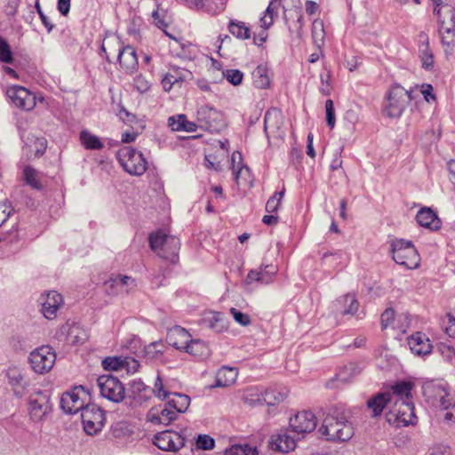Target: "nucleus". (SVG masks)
I'll return each mask as SVG.
<instances>
[{"label":"nucleus","mask_w":455,"mask_h":455,"mask_svg":"<svg viewBox=\"0 0 455 455\" xmlns=\"http://www.w3.org/2000/svg\"><path fill=\"white\" fill-rule=\"evenodd\" d=\"M214 439L208 435H199L196 439V445L202 450H212L214 447Z\"/></svg>","instance_id":"774afa93"},{"label":"nucleus","mask_w":455,"mask_h":455,"mask_svg":"<svg viewBox=\"0 0 455 455\" xmlns=\"http://www.w3.org/2000/svg\"><path fill=\"white\" fill-rule=\"evenodd\" d=\"M21 140L28 151L34 155V157H41L47 148V140L44 137H36L28 133V135L21 134Z\"/></svg>","instance_id":"a878e982"},{"label":"nucleus","mask_w":455,"mask_h":455,"mask_svg":"<svg viewBox=\"0 0 455 455\" xmlns=\"http://www.w3.org/2000/svg\"><path fill=\"white\" fill-rule=\"evenodd\" d=\"M423 395L426 402L433 407L448 410L451 400L446 385L439 381H427L422 386Z\"/></svg>","instance_id":"0eeeda50"},{"label":"nucleus","mask_w":455,"mask_h":455,"mask_svg":"<svg viewBox=\"0 0 455 455\" xmlns=\"http://www.w3.org/2000/svg\"><path fill=\"white\" fill-rule=\"evenodd\" d=\"M4 376L14 396L21 398L28 392L29 381L21 367L14 364L9 365L4 370Z\"/></svg>","instance_id":"f8f14e48"},{"label":"nucleus","mask_w":455,"mask_h":455,"mask_svg":"<svg viewBox=\"0 0 455 455\" xmlns=\"http://www.w3.org/2000/svg\"><path fill=\"white\" fill-rule=\"evenodd\" d=\"M391 404L387 393H379L367 401V407L371 411L373 417L379 416L384 408Z\"/></svg>","instance_id":"4c0bfd02"},{"label":"nucleus","mask_w":455,"mask_h":455,"mask_svg":"<svg viewBox=\"0 0 455 455\" xmlns=\"http://www.w3.org/2000/svg\"><path fill=\"white\" fill-rule=\"evenodd\" d=\"M84 429L87 435H93L100 432L105 425V412L96 404L87 405L81 413Z\"/></svg>","instance_id":"6e6552de"},{"label":"nucleus","mask_w":455,"mask_h":455,"mask_svg":"<svg viewBox=\"0 0 455 455\" xmlns=\"http://www.w3.org/2000/svg\"><path fill=\"white\" fill-rule=\"evenodd\" d=\"M229 33L237 39L247 40L251 38V28L238 20H230L228 26Z\"/></svg>","instance_id":"79ce46f5"},{"label":"nucleus","mask_w":455,"mask_h":455,"mask_svg":"<svg viewBox=\"0 0 455 455\" xmlns=\"http://www.w3.org/2000/svg\"><path fill=\"white\" fill-rule=\"evenodd\" d=\"M285 398V395L276 389H267L264 392L263 403L267 405L279 403Z\"/></svg>","instance_id":"5fc2aeb1"},{"label":"nucleus","mask_w":455,"mask_h":455,"mask_svg":"<svg viewBox=\"0 0 455 455\" xmlns=\"http://www.w3.org/2000/svg\"><path fill=\"white\" fill-rule=\"evenodd\" d=\"M168 125L175 132H192L197 128V124L188 121L187 116H171L168 119Z\"/></svg>","instance_id":"473e14b6"},{"label":"nucleus","mask_w":455,"mask_h":455,"mask_svg":"<svg viewBox=\"0 0 455 455\" xmlns=\"http://www.w3.org/2000/svg\"><path fill=\"white\" fill-rule=\"evenodd\" d=\"M124 358L119 357H107L102 361V366L105 370L118 371L124 369Z\"/></svg>","instance_id":"13d9d810"},{"label":"nucleus","mask_w":455,"mask_h":455,"mask_svg":"<svg viewBox=\"0 0 455 455\" xmlns=\"http://www.w3.org/2000/svg\"><path fill=\"white\" fill-rule=\"evenodd\" d=\"M390 253L395 262L406 269H415L419 266V255L411 241L394 239L390 242Z\"/></svg>","instance_id":"f03ea898"},{"label":"nucleus","mask_w":455,"mask_h":455,"mask_svg":"<svg viewBox=\"0 0 455 455\" xmlns=\"http://www.w3.org/2000/svg\"><path fill=\"white\" fill-rule=\"evenodd\" d=\"M185 352L198 360H203L210 355L208 345L201 339H191L186 347Z\"/></svg>","instance_id":"e433bc0d"},{"label":"nucleus","mask_w":455,"mask_h":455,"mask_svg":"<svg viewBox=\"0 0 455 455\" xmlns=\"http://www.w3.org/2000/svg\"><path fill=\"white\" fill-rule=\"evenodd\" d=\"M229 311L234 320L240 325L248 326L251 324V317L249 315L242 313L235 307H231Z\"/></svg>","instance_id":"69168bd1"},{"label":"nucleus","mask_w":455,"mask_h":455,"mask_svg":"<svg viewBox=\"0 0 455 455\" xmlns=\"http://www.w3.org/2000/svg\"><path fill=\"white\" fill-rule=\"evenodd\" d=\"M136 285V281L128 275H116L105 283L106 291L112 295L128 292Z\"/></svg>","instance_id":"5701e85b"},{"label":"nucleus","mask_w":455,"mask_h":455,"mask_svg":"<svg viewBox=\"0 0 455 455\" xmlns=\"http://www.w3.org/2000/svg\"><path fill=\"white\" fill-rule=\"evenodd\" d=\"M277 271L278 267L274 264H262L259 269H252L248 273L246 282L247 283L257 282L261 284H268L273 281Z\"/></svg>","instance_id":"412c9836"},{"label":"nucleus","mask_w":455,"mask_h":455,"mask_svg":"<svg viewBox=\"0 0 455 455\" xmlns=\"http://www.w3.org/2000/svg\"><path fill=\"white\" fill-rule=\"evenodd\" d=\"M343 301L345 304H347V307L343 310V315H355L359 308V303L355 297L351 294H347L344 296Z\"/></svg>","instance_id":"052dcab7"},{"label":"nucleus","mask_w":455,"mask_h":455,"mask_svg":"<svg viewBox=\"0 0 455 455\" xmlns=\"http://www.w3.org/2000/svg\"><path fill=\"white\" fill-rule=\"evenodd\" d=\"M388 421L394 420L397 425L408 426L416 422L414 403L412 400L401 402L399 404H393L387 413Z\"/></svg>","instance_id":"ddd939ff"},{"label":"nucleus","mask_w":455,"mask_h":455,"mask_svg":"<svg viewBox=\"0 0 455 455\" xmlns=\"http://www.w3.org/2000/svg\"><path fill=\"white\" fill-rule=\"evenodd\" d=\"M408 346L411 352L419 356L427 355L432 351L428 337L422 332H416L408 339Z\"/></svg>","instance_id":"b1692460"},{"label":"nucleus","mask_w":455,"mask_h":455,"mask_svg":"<svg viewBox=\"0 0 455 455\" xmlns=\"http://www.w3.org/2000/svg\"><path fill=\"white\" fill-rule=\"evenodd\" d=\"M167 403L164 405L153 407L147 414L148 421L155 425L168 426L178 417Z\"/></svg>","instance_id":"a211bd4d"},{"label":"nucleus","mask_w":455,"mask_h":455,"mask_svg":"<svg viewBox=\"0 0 455 455\" xmlns=\"http://www.w3.org/2000/svg\"><path fill=\"white\" fill-rule=\"evenodd\" d=\"M154 394L156 397H157L160 400H166L170 397L171 392L168 391V389L164 385L163 379L160 377V375H157L154 387L151 389V394Z\"/></svg>","instance_id":"864d4df0"},{"label":"nucleus","mask_w":455,"mask_h":455,"mask_svg":"<svg viewBox=\"0 0 455 455\" xmlns=\"http://www.w3.org/2000/svg\"><path fill=\"white\" fill-rule=\"evenodd\" d=\"M190 339L191 335L188 331L180 326H174L170 329L166 337V340L170 346L181 351H185Z\"/></svg>","instance_id":"393cba45"},{"label":"nucleus","mask_w":455,"mask_h":455,"mask_svg":"<svg viewBox=\"0 0 455 455\" xmlns=\"http://www.w3.org/2000/svg\"><path fill=\"white\" fill-rule=\"evenodd\" d=\"M180 248V243L179 238L173 235H169L165 241L164 251H158V255L163 259L175 262L176 259L178 258Z\"/></svg>","instance_id":"72a5a7b5"},{"label":"nucleus","mask_w":455,"mask_h":455,"mask_svg":"<svg viewBox=\"0 0 455 455\" xmlns=\"http://www.w3.org/2000/svg\"><path fill=\"white\" fill-rule=\"evenodd\" d=\"M204 322L211 330L217 333L227 331L229 323L224 314L220 312H211L204 318Z\"/></svg>","instance_id":"7c9ffc66"},{"label":"nucleus","mask_w":455,"mask_h":455,"mask_svg":"<svg viewBox=\"0 0 455 455\" xmlns=\"http://www.w3.org/2000/svg\"><path fill=\"white\" fill-rule=\"evenodd\" d=\"M285 189L284 188L279 191L275 192L267 202L266 204V211L269 213H273L278 210L279 204L283 198Z\"/></svg>","instance_id":"6e6d98bb"},{"label":"nucleus","mask_w":455,"mask_h":455,"mask_svg":"<svg viewBox=\"0 0 455 455\" xmlns=\"http://www.w3.org/2000/svg\"><path fill=\"white\" fill-rule=\"evenodd\" d=\"M290 427L298 435L310 433L316 427L315 416L309 411L299 412L290 419Z\"/></svg>","instance_id":"2eb2a0df"},{"label":"nucleus","mask_w":455,"mask_h":455,"mask_svg":"<svg viewBox=\"0 0 455 455\" xmlns=\"http://www.w3.org/2000/svg\"><path fill=\"white\" fill-rule=\"evenodd\" d=\"M154 443L160 450L176 451L185 445V438L176 431L165 430L156 435Z\"/></svg>","instance_id":"4468645a"},{"label":"nucleus","mask_w":455,"mask_h":455,"mask_svg":"<svg viewBox=\"0 0 455 455\" xmlns=\"http://www.w3.org/2000/svg\"><path fill=\"white\" fill-rule=\"evenodd\" d=\"M125 45L119 36L108 34L102 41L101 52L105 54L108 62L112 63Z\"/></svg>","instance_id":"4be33fe9"},{"label":"nucleus","mask_w":455,"mask_h":455,"mask_svg":"<svg viewBox=\"0 0 455 455\" xmlns=\"http://www.w3.org/2000/svg\"><path fill=\"white\" fill-rule=\"evenodd\" d=\"M434 13L437 16L439 28L455 26V7L452 4L437 8Z\"/></svg>","instance_id":"58836bf2"},{"label":"nucleus","mask_w":455,"mask_h":455,"mask_svg":"<svg viewBox=\"0 0 455 455\" xmlns=\"http://www.w3.org/2000/svg\"><path fill=\"white\" fill-rule=\"evenodd\" d=\"M88 394L83 387H76L72 390L65 392L60 398V407L64 412L75 414L81 411L88 405L86 400Z\"/></svg>","instance_id":"1a4fd4ad"},{"label":"nucleus","mask_w":455,"mask_h":455,"mask_svg":"<svg viewBox=\"0 0 455 455\" xmlns=\"http://www.w3.org/2000/svg\"><path fill=\"white\" fill-rule=\"evenodd\" d=\"M224 77L233 85H239L243 79V73L239 69H226L223 71Z\"/></svg>","instance_id":"bf43d9fd"},{"label":"nucleus","mask_w":455,"mask_h":455,"mask_svg":"<svg viewBox=\"0 0 455 455\" xmlns=\"http://www.w3.org/2000/svg\"><path fill=\"white\" fill-rule=\"evenodd\" d=\"M63 297L55 291H49L41 296V312L46 319L52 320L57 317L58 310L63 305Z\"/></svg>","instance_id":"f3484780"},{"label":"nucleus","mask_w":455,"mask_h":455,"mask_svg":"<svg viewBox=\"0 0 455 455\" xmlns=\"http://www.w3.org/2000/svg\"><path fill=\"white\" fill-rule=\"evenodd\" d=\"M29 417L34 422H40L52 411L49 395L42 390L32 393L28 400Z\"/></svg>","instance_id":"9b49d317"},{"label":"nucleus","mask_w":455,"mask_h":455,"mask_svg":"<svg viewBox=\"0 0 455 455\" xmlns=\"http://www.w3.org/2000/svg\"><path fill=\"white\" fill-rule=\"evenodd\" d=\"M167 399V403L172 410H175L177 417L188 410L191 402L188 395L180 393H171Z\"/></svg>","instance_id":"f704fd0d"},{"label":"nucleus","mask_w":455,"mask_h":455,"mask_svg":"<svg viewBox=\"0 0 455 455\" xmlns=\"http://www.w3.org/2000/svg\"><path fill=\"white\" fill-rule=\"evenodd\" d=\"M363 366L359 363L350 362L344 365L336 374L337 379L341 382H347L361 373Z\"/></svg>","instance_id":"c03bdc74"},{"label":"nucleus","mask_w":455,"mask_h":455,"mask_svg":"<svg viewBox=\"0 0 455 455\" xmlns=\"http://www.w3.org/2000/svg\"><path fill=\"white\" fill-rule=\"evenodd\" d=\"M238 371L235 367L223 366L216 373L215 384L212 387H228L235 384Z\"/></svg>","instance_id":"c85d7f7f"},{"label":"nucleus","mask_w":455,"mask_h":455,"mask_svg":"<svg viewBox=\"0 0 455 455\" xmlns=\"http://www.w3.org/2000/svg\"><path fill=\"white\" fill-rule=\"evenodd\" d=\"M439 32L444 52L451 53L455 48V26H443Z\"/></svg>","instance_id":"37998d69"},{"label":"nucleus","mask_w":455,"mask_h":455,"mask_svg":"<svg viewBox=\"0 0 455 455\" xmlns=\"http://www.w3.org/2000/svg\"><path fill=\"white\" fill-rule=\"evenodd\" d=\"M7 96L12 103L24 111L32 110L37 104L46 106V99L42 95H36L20 85H14L7 90Z\"/></svg>","instance_id":"20e7f679"},{"label":"nucleus","mask_w":455,"mask_h":455,"mask_svg":"<svg viewBox=\"0 0 455 455\" xmlns=\"http://www.w3.org/2000/svg\"><path fill=\"white\" fill-rule=\"evenodd\" d=\"M151 397V388L144 384L140 379H134L131 383L129 390V398L134 407L142 406Z\"/></svg>","instance_id":"6ab92c4d"},{"label":"nucleus","mask_w":455,"mask_h":455,"mask_svg":"<svg viewBox=\"0 0 455 455\" xmlns=\"http://www.w3.org/2000/svg\"><path fill=\"white\" fill-rule=\"evenodd\" d=\"M412 90H406L400 84L391 86L387 96L388 114H403L414 111Z\"/></svg>","instance_id":"7ed1b4c3"},{"label":"nucleus","mask_w":455,"mask_h":455,"mask_svg":"<svg viewBox=\"0 0 455 455\" xmlns=\"http://www.w3.org/2000/svg\"><path fill=\"white\" fill-rule=\"evenodd\" d=\"M263 391L255 387H249L244 391L243 400L250 405H255L263 403Z\"/></svg>","instance_id":"de8ad7c7"},{"label":"nucleus","mask_w":455,"mask_h":455,"mask_svg":"<svg viewBox=\"0 0 455 455\" xmlns=\"http://www.w3.org/2000/svg\"><path fill=\"white\" fill-rule=\"evenodd\" d=\"M100 395L114 403H120L124 398V387L121 381L112 375H102L97 379Z\"/></svg>","instance_id":"9d476101"},{"label":"nucleus","mask_w":455,"mask_h":455,"mask_svg":"<svg viewBox=\"0 0 455 455\" xmlns=\"http://www.w3.org/2000/svg\"><path fill=\"white\" fill-rule=\"evenodd\" d=\"M271 449L282 452H288L296 447L295 437L287 431L274 435L270 442Z\"/></svg>","instance_id":"cd10ccee"},{"label":"nucleus","mask_w":455,"mask_h":455,"mask_svg":"<svg viewBox=\"0 0 455 455\" xmlns=\"http://www.w3.org/2000/svg\"><path fill=\"white\" fill-rule=\"evenodd\" d=\"M133 87L139 92L144 93L150 89L151 83L144 76L139 75L133 80Z\"/></svg>","instance_id":"0e129e2a"},{"label":"nucleus","mask_w":455,"mask_h":455,"mask_svg":"<svg viewBox=\"0 0 455 455\" xmlns=\"http://www.w3.org/2000/svg\"><path fill=\"white\" fill-rule=\"evenodd\" d=\"M414 387L412 381H398L391 387V392H387L391 404L412 400L411 391Z\"/></svg>","instance_id":"aec40b11"},{"label":"nucleus","mask_w":455,"mask_h":455,"mask_svg":"<svg viewBox=\"0 0 455 455\" xmlns=\"http://www.w3.org/2000/svg\"><path fill=\"white\" fill-rule=\"evenodd\" d=\"M416 220L419 226L431 230H437L441 227L440 220L430 208L420 209L416 215Z\"/></svg>","instance_id":"c756f323"},{"label":"nucleus","mask_w":455,"mask_h":455,"mask_svg":"<svg viewBox=\"0 0 455 455\" xmlns=\"http://www.w3.org/2000/svg\"><path fill=\"white\" fill-rule=\"evenodd\" d=\"M252 82L259 89H268L271 84L269 69L266 65H259L252 72Z\"/></svg>","instance_id":"c9c22d12"},{"label":"nucleus","mask_w":455,"mask_h":455,"mask_svg":"<svg viewBox=\"0 0 455 455\" xmlns=\"http://www.w3.org/2000/svg\"><path fill=\"white\" fill-rule=\"evenodd\" d=\"M142 132V126L140 124H137L135 127V131H132L129 128H127L123 133H122V142L124 143H131L133 142L138 135Z\"/></svg>","instance_id":"338daca9"},{"label":"nucleus","mask_w":455,"mask_h":455,"mask_svg":"<svg viewBox=\"0 0 455 455\" xmlns=\"http://www.w3.org/2000/svg\"><path fill=\"white\" fill-rule=\"evenodd\" d=\"M325 36L323 23L320 20H315L312 24V37L315 44H320L323 42Z\"/></svg>","instance_id":"4d7b16f0"},{"label":"nucleus","mask_w":455,"mask_h":455,"mask_svg":"<svg viewBox=\"0 0 455 455\" xmlns=\"http://www.w3.org/2000/svg\"><path fill=\"white\" fill-rule=\"evenodd\" d=\"M343 256L344 254L341 251L326 252L323 255V265L335 268L341 263Z\"/></svg>","instance_id":"603ef678"},{"label":"nucleus","mask_w":455,"mask_h":455,"mask_svg":"<svg viewBox=\"0 0 455 455\" xmlns=\"http://www.w3.org/2000/svg\"><path fill=\"white\" fill-rule=\"evenodd\" d=\"M168 236L169 235L164 233L162 230L152 233L148 238L151 249L157 254L158 251H163L165 241L167 240Z\"/></svg>","instance_id":"09e8293b"},{"label":"nucleus","mask_w":455,"mask_h":455,"mask_svg":"<svg viewBox=\"0 0 455 455\" xmlns=\"http://www.w3.org/2000/svg\"><path fill=\"white\" fill-rule=\"evenodd\" d=\"M117 158L124 171L131 175L140 176L147 171L148 161L141 152L132 147L120 148Z\"/></svg>","instance_id":"39448f33"},{"label":"nucleus","mask_w":455,"mask_h":455,"mask_svg":"<svg viewBox=\"0 0 455 455\" xmlns=\"http://www.w3.org/2000/svg\"><path fill=\"white\" fill-rule=\"evenodd\" d=\"M68 340L71 344H79L83 343L86 339L85 331L81 329L78 325L73 324L68 331Z\"/></svg>","instance_id":"3c124183"},{"label":"nucleus","mask_w":455,"mask_h":455,"mask_svg":"<svg viewBox=\"0 0 455 455\" xmlns=\"http://www.w3.org/2000/svg\"><path fill=\"white\" fill-rule=\"evenodd\" d=\"M115 60L119 64V69L127 75H132L138 70L139 60L137 52L130 44L124 46Z\"/></svg>","instance_id":"dca6fc26"},{"label":"nucleus","mask_w":455,"mask_h":455,"mask_svg":"<svg viewBox=\"0 0 455 455\" xmlns=\"http://www.w3.org/2000/svg\"><path fill=\"white\" fill-rule=\"evenodd\" d=\"M242 160V154L239 151H234L231 156V168L237 184L241 178L250 176V169L243 164Z\"/></svg>","instance_id":"ea45409f"},{"label":"nucleus","mask_w":455,"mask_h":455,"mask_svg":"<svg viewBox=\"0 0 455 455\" xmlns=\"http://www.w3.org/2000/svg\"><path fill=\"white\" fill-rule=\"evenodd\" d=\"M420 44L419 45V57L421 60V66L426 70H432L435 66L434 54L429 47L428 36L425 33L419 36Z\"/></svg>","instance_id":"bb28decb"},{"label":"nucleus","mask_w":455,"mask_h":455,"mask_svg":"<svg viewBox=\"0 0 455 455\" xmlns=\"http://www.w3.org/2000/svg\"><path fill=\"white\" fill-rule=\"evenodd\" d=\"M319 433L328 441L346 442L354 435V427L344 409L331 407L323 413Z\"/></svg>","instance_id":"f257e3e1"},{"label":"nucleus","mask_w":455,"mask_h":455,"mask_svg":"<svg viewBox=\"0 0 455 455\" xmlns=\"http://www.w3.org/2000/svg\"><path fill=\"white\" fill-rule=\"evenodd\" d=\"M80 140L86 149L100 150L104 147L99 137L85 130L81 132Z\"/></svg>","instance_id":"49530a36"},{"label":"nucleus","mask_w":455,"mask_h":455,"mask_svg":"<svg viewBox=\"0 0 455 455\" xmlns=\"http://www.w3.org/2000/svg\"><path fill=\"white\" fill-rule=\"evenodd\" d=\"M56 353L50 346H41L34 349L28 356L31 370L37 374H45L54 366Z\"/></svg>","instance_id":"423d86ee"},{"label":"nucleus","mask_w":455,"mask_h":455,"mask_svg":"<svg viewBox=\"0 0 455 455\" xmlns=\"http://www.w3.org/2000/svg\"><path fill=\"white\" fill-rule=\"evenodd\" d=\"M280 8V0H271L267 7L264 15L260 18V27L267 30L274 23L275 19L278 17Z\"/></svg>","instance_id":"a19ab883"},{"label":"nucleus","mask_w":455,"mask_h":455,"mask_svg":"<svg viewBox=\"0 0 455 455\" xmlns=\"http://www.w3.org/2000/svg\"><path fill=\"white\" fill-rule=\"evenodd\" d=\"M0 61L4 63H12L13 57L11 48L7 42L0 37Z\"/></svg>","instance_id":"e2e57ef3"},{"label":"nucleus","mask_w":455,"mask_h":455,"mask_svg":"<svg viewBox=\"0 0 455 455\" xmlns=\"http://www.w3.org/2000/svg\"><path fill=\"white\" fill-rule=\"evenodd\" d=\"M182 81L181 76H178L172 73H167L162 79V85L165 92L172 90L174 84H180Z\"/></svg>","instance_id":"680f3d73"},{"label":"nucleus","mask_w":455,"mask_h":455,"mask_svg":"<svg viewBox=\"0 0 455 455\" xmlns=\"http://www.w3.org/2000/svg\"><path fill=\"white\" fill-rule=\"evenodd\" d=\"M164 34L170 37L173 44H171V47L175 51H178L180 48V52H178L177 54L182 58L192 59L196 53V47L189 42L184 41L182 38H177L168 33L166 30H164Z\"/></svg>","instance_id":"2f4dec72"},{"label":"nucleus","mask_w":455,"mask_h":455,"mask_svg":"<svg viewBox=\"0 0 455 455\" xmlns=\"http://www.w3.org/2000/svg\"><path fill=\"white\" fill-rule=\"evenodd\" d=\"M225 455H258L256 447L249 444H235L227 449Z\"/></svg>","instance_id":"8fccbe9b"},{"label":"nucleus","mask_w":455,"mask_h":455,"mask_svg":"<svg viewBox=\"0 0 455 455\" xmlns=\"http://www.w3.org/2000/svg\"><path fill=\"white\" fill-rule=\"evenodd\" d=\"M42 176V172L31 166H26L23 170V177L26 183L34 189L41 190L43 188Z\"/></svg>","instance_id":"a18cd8bd"}]
</instances>
